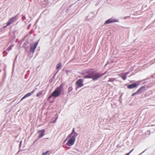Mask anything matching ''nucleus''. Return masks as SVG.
Masks as SVG:
<instances>
[{
  "label": "nucleus",
  "mask_w": 155,
  "mask_h": 155,
  "mask_svg": "<svg viewBox=\"0 0 155 155\" xmlns=\"http://www.w3.org/2000/svg\"><path fill=\"white\" fill-rule=\"evenodd\" d=\"M114 21L111 19H109L106 21L105 22V24H108L114 22Z\"/></svg>",
  "instance_id": "obj_10"
},
{
  "label": "nucleus",
  "mask_w": 155,
  "mask_h": 155,
  "mask_svg": "<svg viewBox=\"0 0 155 155\" xmlns=\"http://www.w3.org/2000/svg\"><path fill=\"white\" fill-rule=\"evenodd\" d=\"M101 76V75H100L98 74H97L94 75L92 77V78H93L94 80H96L98 78H100Z\"/></svg>",
  "instance_id": "obj_8"
},
{
  "label": "nucleus",
  "mask_w": 155,
  "mask_h": 155,
  "mask_svg": "<svg viewBox=\"0 0 155 155\" xmlns=\"http://www.w3.org/2000/svg\"><path fill=\"white\" fill-rule=\"evenodd\" d=\"M33 93V91H32L30 93L27 94L25 95L22 98L21 100V101L27 97L30 96Z\"/></svg>",
  "instance_id": "obj_6"
},
{
  "label": "nucleus",
  "mask_w": 155,
  "mask_h": 155,
  "mask_svg": "<svg viewBox=\"0 0 155 155\" xmlns=\"http://www.w3.org/2000/svg\"><path fill=\"white\" fill-rule=\"evenodd\" d=\"M38 45V43H36L34 45V46L31 47V51L32 52H34L35 49Z\"/></svg>",
  "instance_id": "obj_5"
},
{
  "label": "nucleus",
  "mask_w": 155,
  "mask_h": 155,
  "mask_svg": "<svg viewBox=\"0 0 155 155\" xmlns=\"http://www.w3.org/2000/svg\"><path fill=\"white\" fill-rule=\"evenodd\" d=\"M61 63H59L56 66V68L57 69H59L61 67Z\"/></svg>",
  "instance_id": "obj_12"
},
{
  "label": "nucleus",
  "mask_w": 155,
  "mask_h": 155,
  "mask_svg": "<svg viewBox=\"0 0 155 155\" xmlns=\"http://www.w3.org/2000/svg\"><path fill=\"white\" fill-rule=\"evenodd\" d=\"M50 153V151L48 150L43 152L42 154V155H49Z\"/></svg>",
  "instance_id": "obj_9"
},
{
  "label": "nucleus",
  "mask_w": 155,
  "mask_h": 155,
  "mask_svg": "<svg viewBox=\"0 0 155 155\" xmlns=\"http://www.w3.org/2000/svg\"><path fill=\"white\" fill-rule=\"evenodd\" d=\"M122 78L124 80L126 78V77L124 76Z\"/></svg>",
  "instance_id": "obj_14"
},
{
  "label": "nucleus",
  "mask_w": 155,
  "mask_h": 155,
  "mask_svg": "<svg viewBox=\"0 0 155 155\" xmlns=\"http://www.w3.org/2000/svg\"><path fill=\"white\" fill-rule=\"evenodd\" d=\"M130 154V153H127L126 154H125V155H129Z\"/></svg>",
  "instance_id": "obj_15"
},
{
  "label": "nucleus",
  "mask_w": 155,
  "mask_h": 155,
  "mask_svg": "<svg viewBox=\"0 0 155 155\" xmlns=\"http://www.w3.org/2000/svg\"><path fill=\"white\" fill-rule=\"evenodd\" d=\"M60 93V92L58 90H55L52 92L51 95L50 96L49 98H51V96L56 97L59 95Z\"/></svg>",
  "instance_id": "obj_3"
},
{
  "label": "nucleus",
  "mask_w": 155,
  "mask_h": 155,
  "mask_svg": "<svg viewBox=\"0 0 155 155\" xmlns=\"http://www.w3.org/2000/svg\"><path fill=\"white\" fill-rule=\"evenodd\" d=\"M133 150H133H131L130 152H129V153H130L131 152H132V151Z\"/></svg>",
  "instance_id": "obj_16"
},
{
  "label": "nucleus",
  "mask_w": 155,
  "mask_h": 155,
  "mask_svg": "<svg viewBox=\"0 0 155 155\" xmlns=\"http://www.w3.org/2000/svg\"><path fill=\"white\" fill-rule=\"evenodd\" d=\"M45 131L44 130H40L39 131V138H41L44 135V134L45 133Z\"/></svg>",
  "instance_id": "obj_7"
},
{
  "label": "nucleus",
  "mask_w": 155,
  "mask_h": 155,
  "mask_svg": "<svg viewBox=\"0 0 155 155\" xmlns=\"http://www.w3.org/2000/svg\"><path fill=\"white\" fill-rule=\"evenodd\" d=\"M76 84L79 87H82L83 86L82 81L81 79L79 80L76 82Z\"/></svg>",
  "instance_id": "obj_4"
},
{
  "label": "nucleus",
  "mask_w": 155,
  "mask_h": 155,
  "mask_svg": "<svg viewBox=\"0 0 155 155\" xmlns=\"http://www.w3.org/2000/svg\"><path fill=\"white\" fill-rule=\"evenodd\" d=\"M77 134L74 132L69 135L64 140V142L67 141L66 144L69 146L72 145L74 143L75 140V138L77 136Z\"/></svg>",
  "instance_id": "obj_1"
},
{
  "label": "nucleus",
  "mask_w": 155,
  "mask_h": 155,
  "mask_svg": "<svg viewBox=\"0 0 155 155\" xmlns=\"http://www.w3.org/2000/svg\"><path fill=\"white\" fill-rule=\"evenodd\" d=\"M140 82L137 81L134 83L130 84L127 85V87L128 89H132L134 88H136L139 85Z\"/></svg>",
  "instance_id": "obj_2"
},
{
  "label": "nucleus",
  "mask_w": 155,
  "mask_h": 155,
  "mask_svg": "<svg viewBox=\"0 0 155 155\" xmlns=\"http://www.w3.org/2000/svg\"><path fill=\"white\" fill-rule=\"evenodd\" d=\"M14 18H12L10 21H9L8 23L7 24V25H9L12 22V21H13L14 20Z\"/></svg>",
  "instance_id": "obj_11"
},
{
  "label": "nucleus",
  "mask_w": 155,
  "mask_h": 155,
  "mask_svg": "<svg viewBox=\"0 0 155 155\" xmlns=\"http://www.w3.org/2000/svg\"><path fill=\"white\" fill-rule=\"evenodd\" d=\"M41 92H40L37 94V97H39L41 95Z\"/></svg>",
  "instance_id": "obj_13"
}]
</instances>
